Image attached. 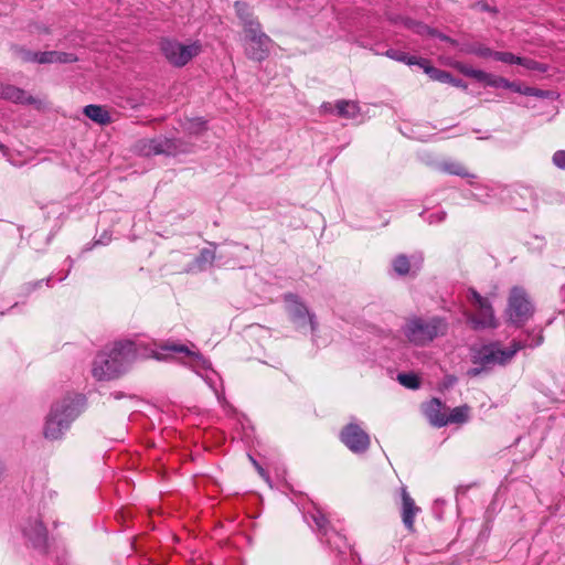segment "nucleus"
Listing matches in <instances>:
<instances>
[{"mask_svg":"<svg viewBox=\"0 0 565 565\" xmlns=\"http://www.w3.org/2000/svg\"><path fill=\"white\" fill-rule=\"evenodd\" d=\"M177 353V344L158 345L141 341H120L102 350L93 362L92 373L98 381H109L120 376L137 359L153 358L164 361Z\"/></svg>","mask_w":565,"mask_h":565,"instance_id":"obj_1","label":"nucleus"},{"mask_svg":"<svg viewBox=\"0 0 565 565\" xmlns=\"http://www.w3.org/2000/svg\"><path fill=\"white\" fill-rule=\"evenodd\" d=\"M234 10L239 19L247 41L245 55L256 62L264 61L269 54L271 39L263 32L262 24L248 3L235 1Z\"/></svg>","mask_w":565,"mask_h":565,"instance_id":"obj_2","label":"nucleus"},{"mask_svg":"<svg viewBox=\"0 0 565 565\" xmlns=\"http://www.w3.org/2000/svg\"><path fill=\"white\" fill-rule=\"evenodd\" d=\"M84 404L82 395L66 396L53 404L44 423V437L49 440L62 438L71 424L83 412Z\"/></svg>","mask_w":565,"mask_h":565,"instance_id":"obj_3","label":"nucleus"},{"mask_svg":"<svg viewBox=\"0 0 565 565\" xmlns=\"http://www.w3.org/2000/svg\"><path fill=\"white\" fill-rule=\"evenodd\" d=\"M448 322L445 318L433 316L429 318L413 316L408 318L403 328L406 339L417 347H424L436 338L446 335Z\"/></svg>","mask_w":565,"mask_h":565,"instance_id":"obj_4","label":"nucleus"},{"mask_svg":"<svg viewBox=\"0 0 565 565\" xmlns=\"http://www.w3.org/2000/svg\"><path fill=\"white\" fill-rule=\"evenodd\" d=\"M521 348L519 342H513L508 349H502L498 342L489 343L473 350L472 363L486 369L494 364L503 365L508 363Z\"/></svg>","mask_w":565,"mask_h":565,"instance_id":"obj_5","label":"nucleus"},{"mask_svg":"<svg viewBox=\"0 0 565 565\" xmlns=\"http://www.w3.org/2000/svg\"><path fill=\"white\" fill-rule=\"evenodd\" d=\"M534 313V306L526 291L521 287H513L508 299L507 315L509 321L518 327L529 321Z\"/></svg>","mask_w":565,"mask_h":565,"instance_id":"obj_6","label":"nucleus"},{"mask_svg":"<svg viewBox=\"0 0 565 565\" xmlns=\"http://www.w3.org/2000/svg\"><path fill=\"white\" fill-rule=\"evenodd\" d=\"M340 440L354 454L365 452L371 445L369 434L358 424L350 423L340 431Z\"/></svg>","mask_w":565,"mask_h":565,"instance_id":"obj_7","label":"nucleus"},{"mask_svg":"<svg viewBox=\"0 0 565 565\" xmlns=\"http://www.w3.org/2000/svg\"><path fill=\"white\" fill-rule=\"evenodd\" d=\"M17 56L23 62H34L40 64L49 63H73L77 57L72 53L49 51V52H31L19 47L15 51Z\"/></svg>","mask_w":565,"mask_h":565,"instance_id":"obj_8","label":"nucleus"},{"mask_svg":"<svg viewBox=\"0 0 565 565\" xmlns=\"http://www.w3.org/2000/svg\"><path fill=\"white\" fill-rule=\"evenodd\" d=\"M466 317L473 330L494 329L498 327L490 301H483V303L476 307V313H466Z\"/></svg>","mask_w":565,"mask_h":565,"instance_id":"obj_9","label":"nucleus"},{"mask_svg":"<svg viewBox=\"0 0 565 565\" xmlns=\"http://www.w3.org/2000/svg\"><path fill=\"white\" fill-rule=\"evenodd\" d=\"M284 300L287 306V310L295 321L308 320L311 327V331L316 330L315 316L310 315L307 307L299 300L295 294H286Z\"/></svg>","mask_w":565,"mask_h":565,"instance_id":"obj_10","label":"nucleus"},{"mask_svg":"<svg viewBox=\"0 0 565 565\" xmlns=\"http://www.w3.org/2000/svg\"><path fill=\"white\" fill-rule=\"evenodd\" d=\"M444 404L439 398H431L429 402L423 405L424 415L427 417L429 423L435 427H444L448 425L446 419V413L444 412Z\"/></svg>","mask_w":565,"mask_h":565,"instance_id":"obj_11","label":"nucleus"},{"mask_svg":"<svg viewBox=\"0 0 565 565\" xmlns=\"http://www.w3.org/2000/svg\"><path fill=\"white\" fill-rule=\"evenodd\" d=\"M420 511V508L416 505L414 499L409 495L406 488L402 489V521L405 527L409 532L415 531L414 519L415 515Z\"/></svg>","mask_w":565,"mask_h":565,"instance_id":"obj_12","label":"nucleus"},{"mask_svg":"<svg viewBox=\"0 0 565 565\" xmlns=\"http://www.w3.org/2000/svg\"><path fill=\"white\" fill-rule=\"evenodd\" d=\"M0 99L15 104H36L38 100L25 90L13 85L0 83Z\"/></svg>","mask_w":565,"mask_h":565,"instance_id":"obj_13","label":"nucleus"},{"mask_svg":"<svg viewBox=\"0 0 565 565\" xmlns=\"http://www.w3.org/2000/svg\"><path fill=\"white\" fill-rule=\"evenodd\" d=\"M23 533L34 545H42L46 540V530L39 520L30 521L24 525Z\"/></svg>","mask_w":565,"mask_h":565,"instance_id":"obj_14","label":"nucleus"},{"mask_svg":"<svg viewBox=\"0 0 565 565\" xmlns=\"http://www.w3.org/2000/svg\"><path fill=\"white\" fill-rule=\"evenodd\" d=\"M439 171L448 174L458 175L461 178H473L475 174L469 172V169L457 160H445L438 164Z\"/></svg>","mask_w":565,"mask_h":565,"instance_id":"obj_15","label":"nucleus"},{"mask_svg":"<svg viewBox=\"0 0 565 565\" xmlns=\"http://www.w3.org/2000/svg\"><path fill=\"white\" fill-rule=\"evenodd\" d=\"M202 52L200 41H193L189 44L179 45V67L189 63L193 57Z\"/></svg>","mask_w":565,"mask_h":565,"instance_id":"obj_16","label":"nucleus"},{"mask_svg":"<svg viewBox=\"0 0 565 565\" xmlns=\"http://www.w3.org/2000/svg\"><path fill=\"white\" fill-rule=\"evenodd\" d=\"M84 114L90 120H93L99 125H107L111 121L109 113L104 107L98 106V105L85 106Z\"/></svg>","mask_w":565,"mask_h":565,"instance_id":"obj_17","label":"nucleus"},{"mask_svg":"<svg viewBox=\"0 0 565 565\" xmlns=\"http://www.w3.org/2000/svg\"><path fill=\"white\" fill-rule=\"evenodd\" d=\"M452 66L462 75L471 77L478 82L486 84L487 79L489 78V73L481 70H475L462 62H456Z\"/></svg>","mask_w":565,"mask_h":565,"instance_id":"obj_18","label":"nucleus"},{"mask_svg":"<svg viewBox=\"0 0 565 565\" xmlns=\"http://www.w3.org/2000/svg\"><path fill=\"white\" fill-rule=\"evenodd\" d=\"M338 115L343 118H355L360 113V107L352 100H338L334 105Z\"/></svg>","mask_w":565,"mask_h":565,"instance_id":"obj_19","label":"nucleus"},{"mask_svg":"<svg viewBox=\"0 0 565 565\" xmlns=\"http://www.w3.org/2000/svg\"><path fill=\"white\" fill-rule=\"evenodd\" d=\"M486 85L491 87H503L507 89H512L516 93L523 94L524 87H521L519 84L514 82H510L504 77L495 76L489 73V78L487 79Z\"/></svg>","mask_w":565,"mask_h":565,"instance_id":"obj_20","label":"nucleus"},{"mask_svg":"<svg viewBox=\"0 0 565 565\" xmlns=\"http://www.w3.org/2000/svg\"><path fill=\"white\" fill-rule=\"evenodd\" d=\"M470 407L468 405H461L451 409L449 415H446L448 424H463L469 418Z\"/></svg>","mask_w":565,"mask_h":565,"instance_id":"obj_21","label":"nucleus"},{"mask_svg":"<svg viewBox=\"0 0 565 565\" xmlns=\"http://www.w3.org/2000/svg\"><path fill=\"white\" fill-rule=\"evenodd\" d=\"M461 51L467 54H475V55H477L479 57H483V58L493 57V54H494V51H492L490 47H488L481 43H472V44L465 45L461 49Z\"/></svg>","mask_w":565,"mask_h":565,"instance_id":"obj_22","label":"nucleus"},{"mask_svg":"<svg viewBox=\"0 0 565 565\" xmlns=\"http://www.w3.org/2000/svg\"><path fill=\"white\" fill-rule=\"evenodd\" d=\"M184 129L194 136H199L206 130L205 121L201 118L188 119L184 124Z\"/></svg>","mask_w":565,"mask_h":565,"instance_id":"obj_23","label":"nucleus"},{"mask_svg":"<svg viewBox=\"0 0 565 565\" xmlns=\"http://www.w3.org/2000/svg\"><path fill=\"white\" fill-rule=\"evenodd\" d=\"M397 380L407 388L416 390L420 386L419 377L414 373H399Z\"/></svg>","mask_w":565,"mask_h":565,"instance_id":"obj_24","label":"nucleus"},{"mask_svg":"<svg viewBox=\"0 0 565 565\" xmlns=\"http://www.w3.org/2000/svg\"><path fill=\"white\" fill-rule=\"evenodd\" d=\"M426 74L429 75L433 81L440 83H452V75L449 72L439 70L435 66L427 68Z\"/></svg>","mask_w":565,"mask_h":565,"instance_id":"obj_25","label":"nucleus"},{"mask_svg":"<svg viewBox=\"0 0 565 565\" xmlns=\"http://www.w3.org/2000/svg\"><path fill=\"white\" fill-rule=\"evenodd\" d=\"M180 354L188 356L192 366H199L204 362L203 355L199 351H191L185 345L179 344Z\"/></svg>","mask_w":565,"mask_h":565,"instance_id":"obj_26","label":"nucleus"},{"mask_svg":"<svg viewBox=\"0 0 565 565\" xmlns=\"http://www.w3.org/2000/svg\"><path fill=\"white\" fill-rule=\"evenodd\" d=\"M161 50L171 64L177 65V45L170 40L161 41Z\"/></svg>","mask_w":565,"mask_h":565,"instance_id":"obj_27","label":"nucleus"},{"mask_svg":"<svg viewBox=\"0 0 565 565\" xmlns=\"http://www.w3.org/2000/svg\"><path fill=\"white\" fill-rule=\"evenodd\" d=\"M393 267H394V270L398 275L404 276V275H407L409 273L411 264H409L408 258L405 255H398L393 260Z\"/></svg>","mask_w":565,"mask_h":565,"instance_id":"obj_28","label":"nucleus"},{"mask_svg":"<svg viewBox=\"0 0 565 565\" xmlns=\"http://www.w3.org/2000/svg\"><path fill=\"white\" fill-rule=\"evenodd\" d=\"M519 65H522L523 67H525L527 70L536 71L540 73H544L547 71V66L545 64H542L535 60L526 58V57H520Z\"/></svg>","mask_w":565,"mask_h":565,"instance_id":"obj_29","label":"nucleus"},{"mask_svg":"<svg viewBox=\"0 0 565 565\" xmlns=\"http://www.w3.org/2000/svg\"><path fill=\"white\" fill-rule=\"evenodd\" d=\"M406 25L408 28H412L415 30V32L419 33V34H424V33H427L431 36H436L438 38V34H440V32H438L436 29H431L425 24H422V23H415L413 21H407Z\"/></svg>","mask_w":565,"mask_h":565,"instance_id":"obj_30","label":"nucleus"},{"mask_svg":"<svg viewBox=\"0 0 565 565\" xmlns=\"http://www.w3.org/2000/svg\"><path fill=\"white\" fill-rule=\"evenodd\" d=\"M493 58L508 64H519L520 56H515L510 52L494 51Z\"/></svg>","mask_w":565,"mask_h":565,"instance_id":"obj_31","label":"nucleus"},{"mask_svg":"<svg viewBox=\"0 0 565 565\" xmlns=\"http://www.w3.org/2000/svg\"><path fill=\"white\" fill-rule=\"evenodd\" d=\"M467 299L471 305L476 308L483 303V301H489L488 298L482 297L476 289L469 288L467 294Z\"/></svg>","mask_w":565,"mask_h":565,"instance_id":"obj_32","label":"nucleus"},{"mask_svg":"<svg viewBox=\"0 0 565 565\" xmlns=\"http://www.w3.org/2000/svg\"><path fill=\"white\" fill-rule=\"evenodd\" d=\"M214 257L215 255L212 250L203 249L198 258L200 268L203 269L204 265L206 264L211 265L214 260Z\"/></svg>","mask_w":565,"mask_h":565,"instance_id":"obj_33","label":"nucleus"},{"mask_svg":"<svg viewBox=\"0 0 565 565\" xmlns=\"http://www.w3.org/2000/svg\"><path fill=\"white\" fill-rule=\"evenodd\" d=\"M385 55L392 60L403 62L405 64H407V60L412 58V55H408L405 52L397 50H387Z\"/></svg>","mask_w":565,"mask_h":565,"instance_id":"obj_34","label":"nucleus"},{"mask_svg":"<svg viewBox=\"0 0 565 565\" xmlns=\"http://www.w3.org/2000/svg\"><path fill=\"white\" fill-rule=\"evenodd\" d=\"M407 65H418L419 67L423 68V71L425 73H426L427 68L433 67V65L430 64V62L428 60L423 58V57H417L414 55H412V58L407 60Z\"/></svg>","mask_w":565,"mask_h":565,"instance_id":"obj_35","label":"nucleus"},{"mask_svg":"<svg viewBox=\"0 0 565 565\" xmlns=\"http://www.w3.org/2000/svg\"><path fill=\"white\" fill-rule=\"evenodd\" d=\"M523 95L545 98V97L550 96V92L533 88V87H524Z\"/></svg>","mask_w":565,"mask_h":565,"instance_id":"obj_36","label":"nucleus"},{"mask_svg":"<svg viewBox=\"0 0 565 565\" xmlns=\"http://www.w3.org/2000/svg\"><path fill=\"white\" fill-rule=\"evenodd\" d=\"M553 163L559 169H565V150H558L553 154Z\"/></svg>","mask_w":565,"mask_h":565,"instance_id":"obj_37","label":"nucleus"},{"mask_svg":"<svg viewBox=\"0 0 565 565\" xmlns=\"http://www.w3.org/2000/svg\"><path fill=\"white\" fill-rule=\"evenodd\" d=\"M163 143L164 142H162V141L152 140L149 145L148 153L153 152V153L158 154V153L166 152L167 150H166Z\"/></svg>","mask_w":565,"mask_h":565,"instance_id":"obj_38","label":"nucleus"},{"mask_svg":"<svg viewBox=\"0 0 565 565\" xmlns=\"http://www.w3.org/2000/svg\"><path fill=\"white\" fill-rule=\"evenodd\" d=\"M473 7L481 11H492V9L489 7V4L486 1H478L473 4ZM493 12H495V10H493Z\"/></svg>","mask_w":565,"mask_h":565,"instance_id":"obj_39","label":"nucleus"},{"mask_svg":"<svg viewBox=\"0 0 565 565\" xmlns=\"http://www.w3.org/2000/svg\"><path fill=\"white\" fill-rule=\"evenodd\" d=\"M438 39H440L441 41H445V42L449 43V44H450V45H452V46H457V45H458V42H457L456 40H454V39L449 38V36H448V35H446V34H443V33L438 34Z\"/></svg>","mask_w":565,"mask_h":565,"instance_id":"obj_40","label":"nucleus"},{"mask_svg":"<svg viewBox=\"0 0 565 565\" xmlns=\"http://www.w3.org/2000/svg\"><path fill=\"white\" fill-rule=\"evenodd\" d=\"M484 370H487V369L481 365H480V367H472L468 371V375L475 377V376H478L479 374H481V372Z\"/></svg>","mask_w":565,"mask_h":565,"instance_id":"obj_41","label":"nucleus"},{"mask_svg":"<svg viewBox=\"0 0 565 565\" xmlns=\"http://www.w3.org/2000/svg\"><path fill=\"white\" fill-rule=\"evenodd\" d=\"M450 84L456 86V87H463V88H466V85L462 84L461 79H456V78L452 77V83H450Z\"/></svg>","mask_w":565,"mask_h":565,"instance_id":"obj_42","label":"nucleus"},{"mask_svg":"<svg viewBox=\"0 0 565 565\" xmlns=\"http://www.w3.org/2000/svg\"><path fill=\"white\" fill-rule=\"evenodd\" d=\"M256 470L258 471V473L260 476H264L265 475V470L262 468V466L259 465L258 467H256Z\"/></svg>","mask_w":565,"mask_h":565,"instance_id":"obj_43","label":"nucleus"},{"mask_svg":"<svg viewBox=\"0 0 565 565\" xmlns=\"http://www.w3.org/2000/svg\"><path fill=\"white\" fill-rule=\"evenodd\" d=\"M249 460L253 462L255 468L259 466V463L252 456H249Z\"/></svg>","mask_w":565,"mask_h":565,"instance_id":"obj_44","label":"nucleus"},{"mask_svg":"<svg viewBox=\"0 0 565 565\" xmlns=\"http://www.w3.org/2000/svg\"><path fill=\"white\" fill-rule=\"evenodd\" d=\"M2 472H3V467H2V465L0 463V477L2 476Z\"/></svg>","mask_w":565,"mask_h":565,"instance_id":"obj_45","label":"nucleus"},{"mask_svg":"<svg viewBox=\"0 0 565 565\" xmlns=\"http://www.w3.org/2000/svg\"><path fill=\"white\" fill-rule=\"evenodd\" d=\"M0 149H3V146L0 143Z\"/></svg>","mask_w":565,"mask_h":565,"instance_id":"obj_46","label":"nucleus"}]
</instances>
